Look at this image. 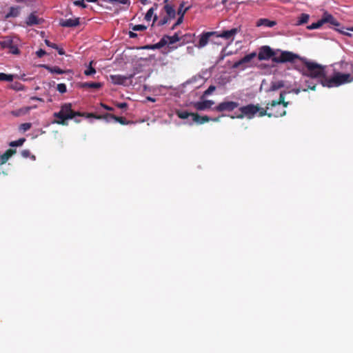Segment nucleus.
Wrapping results in <instances>:
<instances>
[{"label": "nucleus", "mask_w": 353, "mask_h": 353, "mask_svg": "<svg viewBox=\"0 0 353 353\" xmlns=\"http://www.w3.org/2000/svg\"><path fill=\"white\" fill-rule=\"evenodd\" d=\"M297 60L305 64V68H303L301 72L307 78L305 82L310 90H314L319 83L323 87L333 88L353 81V77L350 74H343L339 72H335L332 77L327 78L325 67L316 63L309 61L297 54L290 51H282L279 57L273 59L275 63L290 62L296 63Z\"/></svg>", "instance_id": "1"}, {"label": "nucleus", "mask_w": 353, "mask_h": 353, "mask_svg": "<svg viewBox=\"0 0 353 353\" xmlns=\"http://www.w3.org/2000/svg\"><path fill=\"white\" fill-rule=\"evenodd\" d=\"M54 119L52 122V123L61 124L63 125H67L68 121L74 119L76 122H80V120L77 119V117H83L85 119L94 117L95 119H101V116L97 114V112L94 113L85 114V112H54Z\"/></svg>", "instance_id": "2"}, {"label": "nucleus", "mask_w": 353, "mask_h": 353, "mask_svg": "<svg viewBox=\"0 0 353 353\" xmlns=\"http://www.w3.org/2000/svg\"><path fill=\"white\" fill-rule=\"evenodd\" d=\"M21 46V41L19 37L15 36H7L0 41V46L2 48L9 49V52L12 54H19L20 50L19 47Z\"/></svg>", "instance_id": "3"}, {"label": "nucleus", "mask_w": 353, "mask_h": 353, "mask_svg": "<svg viewBox=\"0 0 353 353\" xmlns=\"http://www.w3.org/2000/svg\"><path fill=\"white\" fill-rule=\"evenodd\" d=\"M181 39V37L177 32L174 33L173 36L164 35L158 43L153 45L145 46L143 48L148 50L160 49L165 45L170 46L176 42L179 41Z\"/></svg>", "instance_id": "4"}, {"label": "nucleus", "mask_w": 353, "mask_h": 353, "mask_svg": "<svg viewBox=\"0 0 353 353\" xmlns=\"http://www.w3.org/2000/svg\"><path fill=\"white\" fill-rule=\"evenodd\" d=\"M175 112L179 118L183 119L190 118L192 121H193L194 122L199 123V124H203L205 122H207L210 120H212L214 121H217L219 119V117H215L213 119H211L210 117H209L208 116L200 117L199 115L194 113L193 112Z\"/></svg>", "instance_id": "5"}, {"label": "nucleus", "mask_w": 353, "mask_h": 353, "mask_svg": "<svg viewBox=\"0 0 353 353\" xmlns=\"http://www.w3.org/2000/svg\"><path fill=\"white\" fill-rule=\"evenodd\" d=\"M282 50H277L276 51H274L270 46H263L259 48V51L258 53V59L260 61L262 60H268L272 57V59L276 57H279L281 55Z\"/></svg>", "instance_id": "6"}, {"label": "nucleus", "mask_w": 353, "mask_h": 353, "mask_svg": "<svg viewBox=\"0 0 353 353\" xmlns=\"http://www.w3.org/2000/svg\"><path fill=\"white\" fill-rule=\"evenodd\" d=\"M265 115H268L269 117H271L273 116V114L272 112L268 113V112H234V114H231L229 117L231 119H242L243 117H247L248 119H251L255 116L261 117Z\"/></svg>", "instance_id": "7"}, {"label": "nucleus", "mask_w": 353, "mask_h": 353, "mask_svg": "<svg viewBox=\"0 0 353 353\" xmlns=\"http://www.w3.org/2000/svg\"><path fill=\"white\" fill-rule=\"evenodd\" d=\"M215 34H216V32H206L203 33L200 36L199 41L195 46L198 48H203L208 43L209 41L216 43V42L214 40Z\"/></svg>", "instance_id": "8"}, {"label": "nucleus", "mask_w": 353, "mask_h": 353, "mask_svg": "<svg viewBox=\"0 0 353 353\" xmlns=\"http://www.w3.org/2000/svg\"><path fill=\"white\" fill-rule=\"evenodd\" d=\"M239 32V29L237 28H232L228 30H224L221 32H216L215 34V38H222L225 40H228L232 42L236 36V34Z\"/></svg>", "instance_id": "9"}, {"label": "nucleus", "mask_w": 353, "mask_h": 353, "mask_svg": "<svg viewBox=\"0 0 353 353\" xmlns=\"http://www.w3.org/2000/svg\"><path fill=\"white\" fill-rule=\"evenodd\" d=\"M239 104L234 101H223L216 108V110H234L239 108Z\"/></svg>", "instance_id": "10"}, {"label": "nucleus", "mask_w": 353, "mask_h": 353, "mask_svg": "<svg viewBox=\"0 0 353 353\" xmlns=\"http://www.w3.org/2000/svg\"><path fill=\"white\" fill-rule=\"evenodd\" d=\"M323 24L324 23H330L332 26L338 27L340 26V23L339 21L330 14H329L327 12H325L323 13V15L321 18Z\"/></svg>", "instance_id": "11"}, {"label": "nucleus", "mask_w": 353, "mask_h": 353, "mask_svg": "<svg viewBox=\"0 0 353 353\" xmlns=\"http://www.w3.org/2000/svg\"><path fill=\"white\" fill-rule=\"evenodd\" d=\"M79 24V18H73V19H67L65 20H61L60 21V25L62 27H76Z\"/></svg>", "instance_id": "12"}, {"label": "nucleus", "mask_w": 353, "mask_h": 353, "mask_svg": "<svg viewBox=\"0 0 353 353\" xmlns=\"http://www.w3.org/2000/svg\"><path fill=\"white\" fill-rule=\"evenodd\" d=\"M103 118L108 121V122H119L122 125L128 123V122H126L125 119L124 117H117L114 115H112L110 114H108L106 112V114L104 115Z\"/></svg>", "instance_id": "13"}, {"label": "nucleus", "mask_w": 353, "mask_h": 353, "mask_svg": "<svg viewBox=\"0 0 353 353\" xmlns=\"http://www.w3.org/2000/svg\"><path fill=\"white\" fill-rule=\"evenodd\" d=\"M256 52H252L250 54L245 55L244 57H243L239 61L234 63V64L233 65V67L234 68H236L239 67L241 64L250 62L252 59H253L256 57Z\"/></svg>", "instance_id": "14"}, {"label": "nucleus", "mask_w": 353, "mask_h": 353, "mask_svg": "<svg viewBox=\"0 0 353 353\" xmlns=\"http://www.w3.org/2000/svg\"><path fill=\"white\" fill-rule=\"evenodd\" d=\"M16 153V150L8 149L3 154L0 155V163L4 164L7 161Z\"/></svg>", "instance_id": "15"}, {"label": "nucleus", "mask_w": 353, "mask_h": 353, "mask_svg": "<svg viewBox=\"0 0 353 353\" xmlns=\"http://www.w3.org/2000/svg\"><path fill=\"white\" fill-rule=\"evenodd\" d=\"M285 93H281L280 97H279V100L278 101H275V100H272L271 101V103H270V107L267 106L266 109H269L270 108H274V107L276 106V105H280L281 103H283V108H286L288 103L284 101V100H285Z\"/></svg>", "instance_id": "16"}, {"label": "nucleus", "mask_w": 353, "mask_h": 353, "mask_svg": "<svg viewBox=\"0 0 353 353\" xmlns=\"http://www.w3.org/2000/svg\"><path fill=\"white\" fill-rule=\"evenodd\" d=\"M276 24L275 21H270L268 19H260L256 22V26H266L269 28H272Z\"/></svg>", "instance_id": "17"}, {"label": "nucleus", "mask_w": 353, "mask_h": 353, "mask_svg": "<svg viewBox=\"0 0 353 353\" xmlns=\"http://www.w3.org/2000/svg\"><path fill=\"white\" fill-rule=\"evenodd\" d=\"M40 19H39L34 13H31L26 19V24L29 26L37 25L40 23Z\"/></svg>", "instance_id": "18"}, {"label": "nucleus", "mask_w": 353, "mask_h": 353, "mask_svg": "<svg viewBox=\"0 0 353 353\" xmlns=\"http://www.w3.org/2000/svg\"><path fill=\"white\" fill-rule=\"evenodd\" d=\"M214 104V101L210 100H203L196 103V108L199 110L210 108Z\"/></svg>", "instance_id": "19"}, {"label": "nucleus", "mask_w": 353, "mask_h": 353, "mask_svg": "<svg viewBox=\"0 0 353 353\" xmlns=\"http://www.w3.org/2000/svg\"><path fill=\"white\" fill-rule=\"evenodd\" d=\"M239 110L248 111V110H263V108H260L258 105H254L252 104H249L248 105L242 106V107L239 108Z\"/></svg>", "instance_id": "20"}, {"label": "nucleus", "mask_w": 353, "mask_h": 353, "mask_svg": "<svg viewBox=\"0 0 353 353\" xmlns=\"http://www.w3.org/2000/svg\"><path fill=\"white\" fill-rule=\"evenodd\" d=\"M43 67L51 73H56V74H61L64 73V71L63 70H61L60 68L57 67V66L50 67L48 65H43Z\"/></svg>", "instance_id": "21"}, {"label": "nucleus", "mask_w": 353, "mask_h": 353, "mask_svg": "<svg viewBox=\"0 0 353 353\" xmlns=\"http://www.w3.org/2000/svg\"><path fill=\"white\" fill-rule=\"evenodd\" d=\"M19 8L18 7H11L6 17H16L19 14Z\"/></svg>", "instance_id": "22"}, {"label": "nucleus", "mask_w": 353, "mask_h": 353, "mask_svg": "<svg viewBox=\"0 0 353 353\" xmlns=\"http://www.w3.org/2000/svg\"><path fill=\"white\" fill-rule=\"evenodd\" d=\"M14 78V75L13 74H7L3 72H0V81H8L11 82L13 81Z\"/></svg>", "instance_id": "23"}, {"label": "nucleus", "mask_w": 353, "mask_h": 353, "mask_svg": "<svg viewBox=\"0 0 353 353\" xmlns=\"http://www.w3.org/2000/svg\"><path fill=\"white\" fill-rule=\"evenodd\" d=\"M83 88H93V89H99L101 87V83L98 82L94 83H90V82H85L83 84Z\"/></svg>", "instance_id": "24"}, {"label": "nucleus", "mask_w": 353, "mask_h": 353, "mask_svg": "<svg viewBox=\"0 0 353 353\" xmlns=\"http://www.w3.org/2000/svg\"><path fill=\"white\" fill-rule=\"evenodd\" d=\"M165 10L167 14L170 17H174L175 16V10L171 5L166 4L164 7Z\"/></svg>", "instance_id": "25"}, {"label": "nucleus", "mask_w": 353, "mask_h": 353, "mask_svg": "<svg viewBox=\"0 0 353 353\" xmlns=\"http://www.w3.org/2000/svg\"><path fill=\"white\" fill-rule=\"evenodd\" d=\"M309 15L307 14L303 13L299 17L296 24L297 25H302L304 23H306L309 20Z\"/></svg>", "instance_id": "26"}, {"label": "nucleus", "mask_w": 353, "mask_h": 353, "mask_svg": "<svg viewBox=\"0 0 353 353\" xmlns=\"http://www.w3.org/2000/svg\"><path fill=\"white\" fill-rule=\"evenodd\" d=\"M154 7H152L151 8H150L148 12H146L145 15V19L148 21H150L152 19V17L154 14V10L157 9V4H154Z\"/></svg>", "instance_id": "27"}, {"label": "nucleus", "mask_w": 353, "mask_h": 353, "mask_svg": "<svg viewBox=\"0 0 353 353\" xmlns=\"http://www.w3.org/2000/svg\"><path fill=\"white\" fill-rule=\"evenodd\" d=\"M93 61H90L89 65L87 69L84 71V74L86 76H92L96 73V70L92 66Z\"/></svg>", "instance_id": "28"}, {"label": "nucleus", "mask_w": 353, "mask_h": 353, "mask_svg": "<svg viewBox=\"0 0 353 353\" xmlns=\"http://www.w3.org/2000/svg\"><path fill=\"white\" fill-rule=\"evenodd\" d=\"M323 25V24L322 20L321 19L317 22L312 23L311 25L308 26L307 28L308 30H314V29L319 28Z\"/></svg>", "instance_id": "29"}, {"label": "nucleus", "mask_w": 353, "mask_h": 353, "mask_svg": "<svg viewBox=\"0 0 353 353\" xmlns=\"http://www.w3.org/2000/svg\"><path fill=\"white\" fill-rule=\"evenodd\" d=\"M111 78L115 84H122L125 80V78L119 75L111 76Z\"/></svg>", "instance_id": "30"}, {"label": "nucleus", "mask_w": 353, "mask_h": 353, "mask_svg": "<svg viewBox=\"0 0 353 353\" xmlns=\"http://www.w3.org/2000/svg\"><path fill=\"white\" fill-rule=\"evenodd\" d=\"M26 141L25 138H21L17 141H14L10 142V145L12 147H18L21 146L23 144V143Z\"/></svg>", "instance_id": "31"}, {"label": "nucleus", "mask_w": 353, "mask_h": 353, "mask_svg": "<svg viewBox=\"0 0 353 353\" xmlns=\"http://www.w3.org/2000/svg\"><path fill=\"white\" fill-rule=\"evenodd\" d=\"M104 1H107L111 3H120L123 5L129 4V0H103Z\"/></svg>", "instance_id": "32"}, {"label": "nucleus", "mask_w": 353, "mask_h": 353, "mask_svg": "<svg viewBox=\"0 0 353 353\" xmlns=\"http://www.w3.org/2000/svg\"><path fill=\"white\" fill-rule=\"evenodd\" d=\"M32 124L30 123H24L20 125L19 130L23 132H26L30 129Z\"/></svg>", "instance_id": "33"}, {"label": "nucleus", "mask_w": 353, "mask_h": 353, "mask_svg": "<svg viewBox=\"0 0 353 353\" xmlns=\"http://www.w3.org/2000/svg\"><path fill=\"white\" fill-rule=\"evenodd\" d=\"M183 6H184V2H182L180 5V8L178 10V14H179L180 16H182V17H183V15L186 12V11L189 10V7L183 9Z\"/></svg>", "instance_id": "34"}, {"label": "nucleus", "mask_w": 353, "mask_h": 353, "mask_svg": "<svg viewBox=\"0 0 353 353\" xmlns=\"http://www.w3.org/2000/svg\"><path fill=\"white\" fill-rule=\"evenodd\" d=\"M147 27L144 25H134L132 27L133 31H143L146 30Z\"/></svg>", "instance_id": "35"}, {"label": "nucleus", "mask_w": 353, "mask_h": 353, "mask_svg": "<svg viewBox=\"0 0 353 353\" xmlns=\"http://www.w3.org/2000/svg\"><path fill=\"white\" fill-rule=\"evenodd\" d=\"M57 89L60 93L62 94L65 93L67 90L66 85L64 83H59L57 86Z\"/></svg>", "instance_id": "36"}, {"label": "nucleus", "mask_w": 353, "mask_h": 353, "mask_svg": "<svg viewBox=\"0 0 353 353\" xmlns=\"http://www.w3.org/2000/svg\"><path fill=\"white\" fill-rule=\"evenodd\" d=\"M216 90V87L214 85H210L203 93V97L208 96L212 94Z\"/></svg>", "instance_id": "37"}, {"label": "nucleus", "mask_w": 353, "mask_h": 353, "mask_svg": "<svg viewBox=\"0 0 353 353\" xmlns=\"http://www.w3.org/2000/svg\"><path fill=\"white\" fill-rule=\"evenodd\" d=\"M283 84L282 82H277V83H274L271 86V89L272 90H278L280 88L283 87Z\"/></svg>", "instance_id": "38"}, {"label": "nucleus", "mask_w": 353, "mask_h": 353, "mask_svg": "<svg viewBox=\"0 0 353 353\" xmlns=\"http://www.w3.org/2000/svg\"><path fill=\"white\" fill-rule=\"evenodd\" d=\"M75 6H79L82 7L83 8H86V5L84 3V0H77L74 2Z\"/></svg>", "instance_id": "39"}, {"label": "nucleus", "mask_w": 353, "mask_h": 353, "mask_svg": "<svg viewBox=\"0 0 353 353\" xmlns=\"http://www.w3.org/2000/svg\"><path fill=\"white\" fill-rule=\"evenodd\" d=\"M61 110H72V105L71 103H65L62 105Z\"/></svg>", "instance_id": "40"}, {"label": "nucleus", "mask_w": 353, "mask_h": 353, "mask_svg": "<svg viewBox=\"0 0 353 353\" xmlns=\"http://www.w3.org/2000/svg\"><path fill=\"white\" fill-rule=\"evenodd\" d=\"M45 43L48 47L54 49H58V46L55 43H51L49 40L46 39Z\"/></svg>", "instance_id": "41"}, {"label": "nucleus", "mask_w": 353, "mask_h": 353, "mask_svg": "<svg viewBox=\"0 0 353 353\" xmlns=\"http://www.w3.org/2000/svg\"><path fill=\"white\" fill-rule=\"evenodd\" d=\"M115 105L117 108L123 109L127 107V103L125 102H117Z\"/></svg>", "instance_id": "42"}, {"label": "nucleus", "mask_w": 353, "mask_h": 353, "mask_svg": "<svg viewBox=\"0 0 353 353\" xmlns=\"http://www.w3.org/2000/svg\"><path fill=\"white\" fill-rule=\"evenodd\" d=\"M225 56H226L225 48H223L222 50V51L221 52L218 61L219 62V61L223 60Z\"/></svg>", "instance_id": "43"}, {"label": "nucleus", "mask_w": 353, "mask_h": 353, "mask_svg": "<svg viewBox=\"0 0 353 353\" xmlns=\"http://www.w3.org/2000/svg\"><path fill=\"white\" fill-rule=\"evenodd\" d=\"M30 154V152L29 150H23L21 151V155L23 157H29Z\"/></svg>", "instance_id": "44"}, {"label": "nucleus", "mask_w": 353, "mask_h": 353, "mask_svg": "<svg viewBox=\"0 0 353 353\" xmlns=\"http://www.w3.org/2000/svg\"><path fill=\"white\" fill-rule=\"evenodd\" d=\"M36 54L38 57H42L46 54V51L42 49H40L37 51Z\"/></svg>", "instance_id": "45"}, {"label": "nucleus", "mask_w": 353, "mask_h": 353, "mask_svg": "<svg viewBox=\"0 0 353 353\" xmlns=\"http://www.w3.org/2000/svg\"><path fill=\"white\" fill-rule=\"evenodd\" d=\"M183 17L180 16V17L177 19L176 22L175 23L174 26L172 27V29L174 28L175 26L179 25L183 21Z\"/></svg>", "instance_id": "46"}, {"label": "nucleus", "mask_w": 353, "mask_h": 353, "mask_svg": "<svg viewBox=\"0 0 353 353\" xmlns=\"http://www.w3.org/2000/svg\"><path fill=\"white\" fill-rule=\"evenodd\" d=\"M101 105L105 109V110H108V111L114 110L113 108H112V107L106 105H105L103 103H101Z\"/></svg>", "instance_id": "47"}, {"label": "nucleus", "mask_w": 353, "mask_h": 353, "mask_svg": "<svg viewBox=\"0 0 353 353\" xmlns=\"http://www.w3.org/2000/svg\"><path fill=\"white\" fill-rule=\"evenodd\" d=\"M129 37L130 38H135V37H137V34L136 33H134V32H132V31H130L129 32Z\"/></svg>", "instance_id": "48"}, {"label": "nucleus", "mask_w": 353, "mask_h": 353, "mask_svg": "<svg viewBox=\"0 0 353 353\" xmlns=\"http://www.w3.org/2000/svg\"><path fill=\"white\" fill-rule=\"evenodd\" d=\"M57 50H58V53H59V54H60V55H63V54H65V52H64V50H63L62 48H59L58 47V49H57Z\"/></svg>", "instance_id": "49"}, {"label": "nucleus", "mask_w": 353, "mask_h": 353, "mask_svg": "<svg viewBox=\"0 0 353 353\" xmlns=\"http://www.w3.org/2000/svg\"><path fill=\"white\" fill-rule=\"evenodd\" d=\"M338 31H339L340 32L344 34H346V35H350V33H348L347 32H345L343 31V30H339V29H337Z\"/></svg>", "instance_id": "50"}, {"label": "nucleus", "mask_w": 353, "mask_h": 353, "mask_svg": "<svg viewBox=\"0 0 353 353\" xmlns=\"http://www.w3.org/2000/svg\"><path fill=\"white\" fill-rule=\"evenodd\" d=\"M12 113L15 117H19L21 115L20 112H12Z\"/></svg>", "instance_id": "51"}, {"label": "nucleus", "mask_w": 353, "mask_h": 353, "mask_svg": "<svg viewBox=\"0 0 353 353\" xmlns=\"http://www.w3.org/2000/svg\"><path fill=\"white\" fill-rule=\"evenodd\" d=\"M294 92L296 94H299V93L300 92V90H299V89L294 90Z\"/></svg>", "instance_id": "52"}, {"label": "nucleus", "mask_w": 353, "mask_h": 353, "mask_svg": "<svg viewBox=\"0 0 353 353\" xmlns=\"http://www.w3.org/2000/svg\"><path fill=\"white\" fill-rule=\"evenodd\" d=\"M285 113H286V112L283 111L282 113L280 114V117H283V116L285 115Z\"/></svg>", "instance_id": "53"}, {"label": "nucleus", "mask_w": 353, "mask_h": 353, "mask_svg": "<svg viewBox=\"0 0 353 353\" xmlns=\"http://www.w3.org/2000/svg\"><path fill=\"white\" fill-rule=\"evenodd\" d=\"M148 99L151 101H154L155 100L151 97H148Z\"/></svg>", "instance_id": "54"}, {"label": "nucleus", "mask_w": 353, "mask_h": 353, "mask_svg": "<svg viewBox=\"0 0 353 353\" xmlns=\"http://www.w3.org/2000/svg\"><path fill=\"white\" fill-rule=\"evenodd\" d=\"M192 81H193V79H191V80H190V81H188L186 82V84L191 83L192 82Z\"/></svg>", "instance_id": "55"}, {"label": "nucleus", "mask_w": 353, "mask_h": 353, "mask_svg": "<svg viewBox=\"0 0 353 353\" xmlns=\"http://www.w3.org/2000/svg\"><path fill=\"white\" fill-rule=\"evenodd\" d=\"M347 30L352 31L353 32V26L350 28H347Z\"/></svg>", "instance_id": "56"}, {"label": "nucleus", "mask_w": 353, "mask_h": 353, "mask_svg": "<svg viewBox=\"0 0 353 353\" xmlns=\"http://www.w3.org/2000/svg\"><path fill=\"white\" fill-rule=\"evenodd\" d=\"M168 0H164V3H165L166 4H168V3H168Z\"/></svg>", "instance_id": "57"}, {"label": "nucleus", "mask_w": 353, "mask_h": 353, "mask_svg": "<svg viewBox=\"0 0 353 353\" xmlns=\"http://www.w3.org/2000/svg\"><path fill=\"white\" fill-rule=\"evenodd\" d=\"M157 19V16H154V20L155 21Z\"/></svg>", "instance_id": "58"}]
</instances>
